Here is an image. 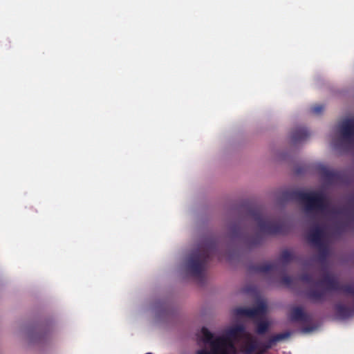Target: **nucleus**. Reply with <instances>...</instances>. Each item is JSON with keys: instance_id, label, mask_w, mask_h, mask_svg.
I'll return each mask as SVG.
<instances>
[{"instance_id": "15", "label": "nucleus", "mask_w": 354, "mask_h": 354, "mask_svg": "<svg viewBox=\"0 0 354 354\" xmlns=\"http://www.w3.org/2000/svg\"><path fill=\"white\" fill-rule=\"evenodd\" d=\"M289 336H290V333L288 332L281 333H279L275 335H273L269 339L268 342H267V344L266 345V348H270L276 342L281 341L283 339H285L288 338Z\"/></svg>"}, {"instance_id": "16", "label": "nucleus", "mask_w": 354, "mask_h": 354, "mask_svg": "<svg viewBox=\"0 0 354 354\" xmlns=\"http://www.w3.org/2000/svg\"><path fill=\"white\" fill-rule=\"evenodd\" d=\"M255 324L257 325L256 333L258 335L265 334L270 327V323L266 320L259 322L255 321Z\"/></svg>"}, {"instance_id": "1", "label": "nucleus", "mask_w": 354, "mask_h": 354, "mask_svg": "<svg viewBox=\"0 0 354 354\" xmlns=\"http://www.w3.org/2000/svg\"><path fill=\"white\" fill-rule=\"evenodd\" d=\"M283 196L288 201H296L303 204L307 213L320 212L325 214L328 212L329 204L322 192L293 190L285 192Z\"/></svg>"}, {"instance_id": "11", "label": "nucleus", "mask_w": 354, "mask_h": 354, "mask_svg": "<svg viewBox=\"0 0 354 354\" xmlns=\"http://www.w3.org/2000/svg\"><path fill=\"white\" fill-rule=\"evenodd\" d=\"M309 136V131L304 127L295 128L291 133V140L294 143L303 141Z\"/></svg>"}, {"instance_id": "24", "label": "nucleus", "mask_w": 354, "mask_h": 354, "mask_svg": "<svg viewBox=\"0 0 354 354\" xmlns=\"http://www.w3.org/2000/svg\"><path fill=\"white\" fill-rule=\"evenodd\" d=\"M281 281L286 286H290L292 283V279L291 277L286 275L282 277Z\"/></svg>"}, {"instance_id": "4", "label": "nucleus", "mask_w": 354, "mask_h": 354, "mask_svg": "<svg viewBox=\"0 0 354 354\" xmlns=\"http://www.w3.org/2000/svg\"><path fill=\"white\" fill-rule=\"evenodd\" d=\"M245 333L243 325H236L229 328L225 333L216 338L215 350L218 349L219 354H236V349L234 341Z\"/></svg>"}, {"instance_id": "17", "label": "nucleus", "mask_w": 354, "mask_h": 354, "mask_svg": "<svg viewBox=\"0 0 354 354\" xmlns=\"http://www.w3.org/2000/svg\"><path fill=\"white\" fill-rule=\"evenodd\" d=\"M201 333L203 337V342L207 344H209L212 346V342L216 339H214L213 334L205 327H203L201 329Z\"/></svg>"}, {"instance_id": "2", "label": "nucleus", "mask_w": 354, "mask_h": 354, "mask_svg": "<svg viewBox=\"0 0 354 354\" xmlns=\"http://www.w3.org/2000/svg\"><path fill=\"white\" fill-rule=\"evenodd\" d=\"M216 247V242L209 241L190 254L187 260V270L192 276L203 279L205 266L214 253Z\"/></svg>"}, {"instance_id": "22", "label": "nucleus", "mask_w": 354, "mask_h": 354, "mask_svg": "<svg viewBox=\"0 0 354 354\" xmlns=\"http://www.w3.org/2000/svg\"><path fill=\"white\" fill-rule=\"evenodd\" d=\"M324 106L322 104H315L310 108V111L316 115H319L323 112Z\"/></svg>"}, {"instance_id": "9", "label": "nucleus", "mask_w": 354, "mask_h": 354, "mask_svg": "<svg viewBox=\"0 0 354 354\" xmlns=\"http://www.w3.org/2000/svg\"><path fill=\"white\" fill-rule=\"evenodd\" d=\"M319 172L322 179L328 183L336 182L339 178V172L326 166H320Z\"/></svg>"}, {"instance_id": "10", "label": "nucleus", "mask_w": 354, "mask_h": 354, "mask_svg": "<svg viewBox=\"0 0 354 354\" xmlns=\"http://www.w3.org/2000/svg\"><path fill=\"white\" fill-rule=\"evenodd\" d=\"M290 319L292 321H300L303 322H308L310 320V316L306 313L301 307H294L290 313Z\"/></svg>"}, {"instance_id": "14", "label": "nucleus", "mask_w": 354, "mask_h": 354, "mask_svg": "<svg viewBox=\"0 0 354 354\" xmlns=\"http://www.w3.org/2000/svg\"><path fill=\"white\" fill-rule=\"evenodd\" d=\"M258 346L257 341L248 335V340L244 346V351L247 354H252L258 348Z\"/></svg>"}, {"instance_id": "18", "label": "nucleus", "mask_w": 354, "mask_h": 354, "mask_svg": "<svg viewBox=\"0 0 354 354\" xmlns=\"http://www.w3.org/2000/svg\"><path fill=\"white\" fill-rule=\"evenodd\" d=\"M280 259L284 263H289L293 259V254L290 251L285 250L281 252Z\"/></svg>"}, {"instance_id": "6", "label": "nucleus", "mask_w": 354, "mask_h": 354, "mask_svg": "<svg viewBox=\"0 0 354 354\" xmlns=\"http://www.w3.org/2000/svg\"><path fill=\"white\" fill-rule=\"evenodd\" d=\"M266 304L261 301L254 308H236L234 309V314L239 317L257 318L258 316L264 315L266 313Z\"/></svg>"}, {"instance_id": "20", "label": "nucleus", "mask_w": 354, "mask_h": 354, "mask_svg": "<svg viewBox=\"0 0 354 354\" xmlns=\"http://www.w3.org/2000/svg\"><path fill=\"white\" fill-rule=\"evenodd\" d=\"M215 342H216V339L214 340V342H212V346H211L212 347L211 351H208L206 349H201L197 351V354H219L220 351H218V349L215 350V346H216Z\"/></svg>"}, {"instance_id": "5", "label": "nucleus", "mask_w": 354, "mask_h": 354, "mask_svg": "<svg viewBox=\"0 0 354 354\" xmlns=\"http://www.w3.org/2000/svg\"><path fill=\"white\" fill-rule=\"evenodd\" d=\"M317 285H326V288L320 290L311 289L306 292V297L314 302L324 301L327 290L339 291L341 286L336 279L329 274H326L322 280L319 281Z\"/></svg>"}, {"instance_id": "7", "label": "nucleus", "mask_w": 354, "mask_h": 354, "mask_svg": "<svg viewBox=\"0 0 354 354\" xmlns=\"http://www.w3.org/2000/svg\"><path fill=\"white\" fill-rule=\"evenodd\" d=\"M339 130L342 137L345 141L354 143V119L344 120L339 125Z\"/></svg>"}, {"instance_id": "25", "label": "nucleus", "mask_w": 354, "mask_h": 354, "mask_svg": "<svg viewBox=\"0 0 354 354\" xmlns=\"http://www.w3.org/2000/svg\"><path fill=\"white\" fill-rule=\"evenodd\" d=\"M337 228L339 232H342L344 230V227L342 225H338Z\"/></svg>"}, {"instance_id": "19", "label": "nucleus", "mask_w": 354, "mask_h": 354, "mask_svg": "<svg viewBox=\"0 0 354 354\" xmlns=\"http://www.w3.org/2000/svg\"><path fill=\"white\" fill-rule=\"evenodd\" d=\"M339 291L354 296V286L352 285H341Z\"/></svg>"}, {"instance_id": "23", "label": "nucleus", "mask_w": 354, "mask_h": 354, "mask_svg": "<svg viewBox=\"0 0 354 354\" xmlns=\"http://www.w3.org/2000/svg\"><path fill=\"white\" fill-rule=\"evenodd\" d=\"M299 278H300L301 281L308 283H311L313 282L312 276L308 273L302 274Z\"/></svg>"}, {"instance_id": "8", "label": "nucleus", "mask_w": 354, "mask_h": 354, "mask_svg": "<svg viewBox=\"0 0 354 354\" xmlns=\"http://www.w3.org/2000/svg\"><path fill=\"white\" fill-rule=\"evenodd\" d=\"M324 230L319 225H316L310 230L307 235L308 241L313 245L322 248L323 247V237Z\"/></svg>"}, {"instance_id": "12", "label": "nucleus", "mask_w": 354, "mask_h": 354, "mask_svg": "<svg viewBox=\"0 0 354 354\" xmlns=\"http://www.w3.org/2000/svg\"><path fill=\"white\" fill-rule=\"evenodd\" d=\"M337 315L342 319L352 317L354 315V310L346 305L338 304L335 306Z\"/></svg>"}, {"instance_id": "13", "label": "nucleus", "mask_w": 354, "mask_h": 354, "mask_svg": "<svg viewBox=\"0 0 354 354\" xmlns=\"http://www.w3.org/2000/svg\"><path fill=\"white\" fill-rule=\"evenodd\" d=\"M276 264L274 263H262L253 266L251 270L257 273H268L274 270Z\"/></svg>"}, {"instance_id": "3", "label": "nucleus", "mask_w": 354, "mask_h": 354, "mask_svg": "<svg viewBox=\"0 0 354 354\" xmlns=\"http://www.w3.org/2000/svg\"><path fill=\"white\" fill-rule=\"evenodd\" d=\"M249 214L257 223L261 234L266 235L284 234L288 231V226L285 222L265 216L263 209L260 207L250 209Z\"/></svg>"}, {"instance_id": "21", "label": "nucleus", "mask_w": 354, "mask_h": 354, "mask_svg": "<svg viewBox=\"0 0 354 354\" xmlns=\"http://www.w3.org/2000/svg\"><path fill=\"white\" fill-rule=\"evenodd\" d=\"M248 243L250 246H256L261 243V237L259 234H257L254 237L250 238Z\"/></svg>"}]
</instances>
